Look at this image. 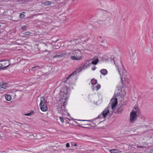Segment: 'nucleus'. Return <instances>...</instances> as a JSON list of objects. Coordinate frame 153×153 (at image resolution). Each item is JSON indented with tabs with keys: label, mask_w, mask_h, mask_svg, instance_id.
Wrapping results in <instances>:
<instances>
[{
	"label": "nucleus",
	"mask_w": 153,
	"mask_h": 153,
	"mask_svg": "<svg viewBox=\"0 0 153 153\" xmlns=\"http://www.w3.org/2000/svg\"><path fill=\"white\" fill-rule=\"evenodd\" d=\"M109 114V111L108 109H105L103 111L101 114L95 119L91 121L92 122V124L95 125L96 126L98 125L102 121L105 120L106 117Z\"/></svg>",
	"instance_id": "nucleus-1"
},
{
	"label": "nucleus",
	"mask_w": 153,
	"mask_h": 153,
	"mask_svg": "<svg viewBox=\"0 0 153 153\" xmlns=\"http://www.w3.org/2000/svg\"><path fill=\"white\" fill-rule=\"evenodd\" d=\"M114 63L115 64L116 66L117 67V68L118 70V71L120 75V76L121 79L122 81V77L121 76V71H122V76H126V71L124 69L123 66L121 63V62L120 59H119L117 61H115L114 60Z\"/></svg>",
	"instance_id": "nucleus-2"
},
{
	"label": "nucleus",
	"mask_w": 153,
	"mask_h": 153,
	"mask_svg": "<svg viewBox=\"0 0 153 153\" xmlns=\"http://www.w3.org/2000/svg\"><path fill=\"white\" fill-rule=\"evenodd\" d=\"M71 54L73 56H71L70 58L73 60H79L82 58L81 53L79 50H77L73 51Z\"/></svg>",
	"instance_id": "nucleus-3"
},
{
	"label": "nucleus",
	"mask_w": 153,
	"mask_h": 153,
	"mask_svg": "<svg viewBox=\"0 0 153 153\" xmlns=\"http://www.w3.org/2000/svg\"><path fill=\"white\" fill-rule=\"evenodd\" d=\"M136 111H132L130 113V121L131 123H133L136 119V117L137 116V109L138 110V108H134Z\"/></svg>",
	"instance_id": "nucleus-4"
},
{
	"label": "nucleus",
	"mask_w": 153,
	"mask_h": 153,
	"mask_svg": "<svg viewBox=\"0 0 153 153\" xmlns=\"http://www.w3.org/2000/svg\"><path fill=\"white\" fill-rule=\"evenodd\" d=\"M100 11L102 13V15L100 16L101 21L102 22L105 21L109 17L108 14L109 13L107 11L102 9L100 10Z\"/></svg>",
	"instance_id": "nucleus-5"
},
{
	"label": "nucleus",
	"mask_w": 153,
	"mask_h": 153,
	"mask_svg": "<svg viewBox=\"0 0 153 153\" xmlns=\"http://www.w3.org/2000/svg\"><path fill=\"white\" fill-rule=\"evenodd\" d=\"M10 65L9 60H3L0 61V68L3 69L7 68Z\"/></svg>",
	"instance_id": "nucleus-6"
},
{
	"label": "nucleus",
	"mask_w": 153,
	"mask_h": 153,
	"mask_svg": "<svg viewBox=\"0 0 153 153\" xmlns=\"http://www.w3.org/2000/svg\"><path fill=\"white\" fill-rule=\"evenodd\" d=\"M110 103L111 108L112 109L115 108L117 104V99L115 98H112L110 101Z\"/></svg>",
	"instance_id": "nucleus-7"
},
{
	"label": "nucleus",
	"mask_w": 153,
	"mask_h": 153,
	"mask_svg": "<svg viewBox=\"0 0 153 153\" xmlns=\"http://www.w3.org/2000/svg\"><path fill=\"white\" fill-rule=\"evenodd\" d=\"M126 102H123L122 101H120L119 106H120V107L118 109L117 113L118 114H120L121 113V112L123 109V107L125 106L126 104Z\"/></svg>",
	"instance_id": "nucleus-8"
},
{
	"label": "nucleus",
	"mask_w": 153,
	"mask_h": 153,
	"mask_svg": "<svg viewBox=\"0 0 153 153\" xmlns=\"http://www.w3.org/2000/svg\"><path fill=\"white\" fill-rule=\"evenodd\" d=\"M65 104L61 103L58 106V111L61 113L63 112V111L64 110Z\"/></svg>",
	"instance_id": "nucleus-9"
},
{
	"label": "nucleus",
	"mask_w": 153,
	"mask_h": 153,
	"mask_svg": "<svg viewBox=\"0 0 153 153\" xmlns=\"http://www.w3.org/2000/svg\"><path fill=\"white\" fill-rule=\"evenodd\" d=\"M7 88L8 86L6 83H3L0 84V91H5Z\"/></svg>",
	"instance_id": "nucleus-10"
},
{
	"label": "nucleus",
	"mask_w": 153,
	"mask_h": 153,
	"mask_svg": "<svg viewBox=\"0 0 153 153\" xmlns=\"http://www.w3.org/2000/svg\"><path fill=\"white\" fill-rule=\"evenodd\" d=\"M79 121H80V123H78L77 122H76V123L81 125H88V124L86 123L85 122L91 121V120H79Z\"/></svg>",
	"instance_id": "nucleus-11"
},
{
	"label": "nucleus",
	"mask_w": 153,
	"mask_h": 153,
	"mask_svg": "<svg viewBox=\"0 0 153 153\" xmlns=\"http://www.w3.org/2000/svg\"><path fill=\"white\" fill-rule=\"evenodd\" d=\"M88 68V66L84 65H81L77 69V70L79 69L78 72H79L82 70H85Z\"/></svg>",
	"instance_id": "nucleus-12"
},
{
	"label": "nucleus",
	"mask_w": 153,
	"mask_h": 153,
	"mask_svg": "<svg viewBox=\"0 0 153 153\" xmlns=\"http://www.w3.org/2000/svg\"><path fill=\"white\" fill-rule=\"evenodd\" d=\"M45 104H46L45 97H41L40 98V103L39 106H42V105Z\"/></svg>",
	"instance_id": "nucleus-13"
},
{
	"label": "nucleus",
	"mask_w": 153,
	"mask_h": 153,
	"mask_svg": "<svg viewBox=\"0 0 153 153\" xmlns=\"http://www.w3.org/2000/svg\"><path fill=\"white\" fill-rule=\"evenodd\" d=\"M40 109L44 111H46L48 109V107L47 104L43 105L42 106H39Z\"/></svg>",
	"instance_id": "nucleus-14"
},
{
	"label": "nucleus",
	"mask_w": 153,
	"mask_h": 153,
	"mask_svg": "<svg viewBox=\"0 0 153 153\" xmlns=\"http://www.w3.org/2000/svg\"><path fill=\"white\" fill-rule=\"evenodd\" d=\"M109 152L111 153H118L119 152H121V151H119V150L117 149H111L110 150Z\"/></svg>",
	"instance_id": "nucleus-15"
},
{
	"label": "nucleus",
	"mask_w": 153,
	"mask_h": 153,
	"mask_svg": "<svg viewBox=\"0 0 153 153\" xmlns=\"http://www.w3.org/2000/svg\"><path fill=\"white\" fill-rule=\"evenodd\" d=\"M100 72L103 75H105L107 73V71L106 69H102L100 71Z\"/></svg>",
	"instance_id": "nucleus-16"
},
{
	"label": "nucleus",
	"mask_w": 153,
	"mask_h": 153,
	"mask_svg": "<svg viewBox=\"0 0 153 153\" xmlns=\"http://www.w3.org/2000/svg\"><path fill=\"white\" fill-rule=\"evenodd\" d=\"M98 58H95L91 62V63L94 65H96L98 62Z\"/></svg>",
	"instance_id": "nucleus-17"
},
{
	"label": "nucleus",
	"mask_w": 153,
	"mask_h": 153,
	"mask_svg": "<svg viewBox=\"0 0 153 153\" xmlns=\"http://www.w3.org/2000/svg\"><path fill=\"white\" fill-rule=\"evenodd\" d=\"M40 69V67L39 66H36L32 68L31 70L32 71H35L36 70H39Z\"/></svg>",
	"instance_id": "nucleus-18"
},
{
	"label": "nucleus",
	"mask_w": 153,
	"mask_h": 153,
	"mask_svg": "<svg viewBox=\"0 0 153 153\" xmlns=\"http://www.w3.org/2000/svg\"><path fill=\"white\" fill-rule=\"evenodd\" d=\"M5 98L6 100L10 101L11 99V97L10 95L7 94L5 96Z\"/></svg>",
	"instance_id": "nucleus-19"
},
{
	"label": "nucleus",
	"mask_w": 153,
	"mask_h": 153,
	"mask_svg": "<svg viewBox=\"0 0 153 153\" xmlns=\"http://www.w3.org/2000/svg\"><path fill=\"white\" fill-rule=\"evenodd\" d=\"M91 83L92 85H94L97 83V81L94 79H92L91 81Z\"/></svg>",
	"instance_id": "nucleus-20"
},
{
	"label": "nucleus",
	"mask_w": 153,
	"mask_h": 153,
	"mask_svg": "<svg viewBox=\"0 0 153 153\" xmlns=\"http://www.w3.org/2000/svg\"><path fill=\"white\" fill-rule=\"evenodd\" d=\"M100 45H101V46H102L104 48H105L106 47L107 48L108 47V46H107V45H108V44L106 42H104L103 44H100Z\"/></svg>",
	"instance_id": "nucleus-21"
},
{
	"label": "nucleus",
	"mask_w": 153,
	"mask_h": 153,
	"mask_svg": "<svg viewBox=\"0 0 153 153\" xmlns=\"http://www.w3.org/2000/svg\"><path fill=\"white\" fill-rule=\"evenodd\" d=\"M64 56L63 54H62L59 55H56L55 56H53V58H60V57H62L63 56Z\"/></svg>",
	"instance_id": "nucleus-22"
},
{
	"label": "nucleus",
	"mask_w": 153,
	"mask_h": 153,
	"mask_svg": "<svg viewBox=\"0 0 153 153\" xmlns=\"http://www.w3.org/2000/svg\"><path fill=\"white\" fill-rule=\"evenodd\" d=\"M25 13V12H23L22 13L20 14V16H19L20 18H24L25 16L24 15Z\"/></svg>",
	"instance_id": "nucleus-23"
},
{
	"label": "nucleus",
	"mask_w": 153,
	"mask_h": 153,
	"mask_svg": "<svg viewBox=\"0 0 153 153\" xmlns=\"http://www.w3.org/2000/svg\"><path fill=\"white\" fill-rule=\"evenodd\" d=\"M51 4V2L48 1H46L45 2V5H48Z\"/></svg>",
	"instance_id": "nucleus-24"
},
{
	"label": "nucleus",
	"mask_w": 153,
	"mask_h": 153,
	"mask_svg": "<svg viewBox=\"0 0 153 153\" xmlns=\"http://www.w3.org/2000/svg\"><path fill=\"white\" fill-rule=\"evenodd\" d=\"M33 113V111H32L29 113L25 114V115L27 116H30L31 115H32Z\"/></svg>",
	"instance_id": "nucleus-25"
},
{
	"label": "nucleus",
	"mask_w": 153,
	"mask_h": 153,
	"mask_svg": "<svg viewBox=\"0 0 153 153\" xmlns=\"http://www.w3.org/2000/svg\"><path fill=\"white\" fill-rule=\"evenodd\" d=\"M30 34V32L29 31L23 33V34L25 35H28Z\"/></svg>",
	"instance_id": "nucleus-26"
},
{
	"label": "nucleus",
	"mask_w": 153,
	"mask_h": 153,
	"mask_svg": "<svg viewBox=\"0 0 153 153\" xmlns=\"http://www.w3.org/2000/svg\"><path fill=\"white\" fill-rule=\"evenodd\" d=\"M101 36H99L98 37H97V39L99 40L100 42H101L102 43L103 42V40H101Z\"/></svg>",
	"instance_id": "nucleus-27"
},
{
	"label": "nucleus",
	"mask_w": 153,
	"mask_h": 153,
	"mask_svg": "<svg viewBox=\"0 0 153 153\" xmlns=\"http://www.w3.org/2000/svg\"><path fill=\"white\" fill-rule=\"evenodd\" d=\"M59 120L62 123H64V120L63 118L62 117H59Z\"/></svg>",
	"instance_id": "nucleus-28"
},
{
	"label": "nucleus",
	"mask_w": 153,
	"mask_h": 153,
	"mask_svg": "<svg viewBox=\"0 0 153 153\" xmlns=\"http://www.w3.org/2000/svg\"><path fill=\"white\" fill-rule=\"evenodd\" d=\"M100 88V85H97L96 86V90L97 91Z\"/></svg>",
	"instance_id": "nucleus-29"
},
{
	"label": "nucleus",
	"mask_w": 153,
	"mask_h": 153,
	"mask_svg": "<svg viewBox=\"0 0 153 153\" xmlns=\"http://www.w3.org/2000/svg\"><path fill=\"white\" fill-rule=\"evenodd\" d=\"M27 27L26 25L22 27V30H25L27 28Z\"/></svg>",
	"instance_id": "nucleus-30"
},
{
	"label": "nucleus",
	"mask_w": 153,
	"mask_h": 153,
	"mask_svg": "<svg viewBox=\"0 0 153 153\" xmlns=\"http://www.w3.org/2000/svg\"><path fill=\"white\" fill-rule=\"evenodd\" d=\"M144 147H145L143 146H137V148H144Z\"/></svg>",
	"instance_id": "nucleus-31"
},
{
	"label": "nucleus",
	"mask_w": 153,
	"mask_h": 153,
	"mask_svg": "<svg viewBox=\"0 0 153 153\" xmlns=\"http://www.w3.org/2000/svg\"><path fill=\"white\" fill-rule=\"evenodd\" d=\"M70 146V144L69 143H68L66 144V147L67 148H68Z\"/></svg>",
	"instance_id": "nucleus-32"
},
{
	"label": "nucleus",
	"mask_w": 153,
	"mask_h": 153,
	"mask_svg": "<svg viewBox=\"0 0 153 153\" xmlns=\"http://www.w3.org/2000/svg\"><path fill=\"white\" fill-rule=\"evenodd\" d=\"M150 153H153V149H151L150 152Z\"/></svg>",
	"instance_id": "nucleus-33"
},
{
	"label": "nucleus",
	"mask_w": 153,
	"mask_h": 153,
	"mask_svg": "<svg viewBox=\"0 0 153 153\" xmlns=\"http://www.w3.org/2000/svg\"><path fill=\"white\" fill-rule=\"evenodd\" d=\"M95 67H93L91 69L93 70H94L95 69Z\"/></svg>",
	"instance_id": "nucleus-34"
},
{
	"label": "nucleus",
	"mask_w": 153,
	"mask_h": 153,
	"mask_svg": "<svg viewBox=\"0 0 153 153\" xmlns=\"http://www.w3.org/2000/svg\"><path fill=\"white\" fill-rule=\"evenodd\" d=\"M72 74H71L70 76H68L67 78V79H69L70 78V77L72 75Z\"/></svg>",
	"instance_id": "nucleus-35"
},
{
	"label": "nucleus",
	"mask_w": 153,
	"mask_h": 153,
	"mask_svg": "<svg viewBox=\"0 0 153 153\" xmlns=\"http://www.w3.org/2000/svg\"><path fill=\"white\" fill-rule=\"evenodd\" d=\"M77 144L76 143H75L74 145V146H77Z\"/></svg>",
	"instance_id": "nucleus-36"
},
{
	"label": "nucleus",
	"mask_w": 153,
	"mask_h": 153,
	"mask_svg": "<svg viewBox=\"0 0 153 153\" xmlns=\"http://www.w3.org/2000/svg\"><path fill=\"white\" fill-rule=\"evenodd\" d=\"M17 122V123H19V124H22H22H22V123H19V122Z\"/></svg>",
	"instance_id": "nucleus-37"
},
{
	"label": "nucleus",
	"mask_w": 153,
	"mask_h": 153,
	"mask_svg": "<svg viewBox=\"0 0 153 153\" xmlns=\"http://www.w3.org/2000/svg\"><path fill=\"white\" fill-rule=\"evenodd\" d=\"M87 49H89V50H90V49H91V48H88Z\"/></svg>",
	"instance_id": "nucleus-38"
},
{
	"label": "nucleus",
	"mask_w": 153,
	"mask_h": 153,
	"mask_svg": "<svg viewBox=\"0 0 153 153\" xmlns=\"http://www.w3.org/2000/svg\"><path fill=\"white\" fill-rule=\"evenodd\" d=\"M86 47L87 48L88 46V45H86Z\"/></svg>",
	"instance_id": "nucleus-39"
},
{
	"label": "nucleus",
	"mask_w": 153,
	"mask_h": 153,
	"mask_svg": "<svg viewBox=\"0 0 153 153\" xmlns=\"http://www.w3.org/2000/svg\"><path fill=\"white\" fill-rule=\"evenodd\" d=\"M81 127H82V128H85V127H83V126H81Z\"/></svg>",
	"instance_id": "nucleus-40"
},
{
	"label": "nucleus",
	"mask_w": 153,
	"mask_h": 153,
	"mask_svg": "<svg viewBox=\"0 0 153 153\" xmlns=\"http://www.w3.org/2000/svg\"><path fill=\"white\" fill-rule=\"evenodd\" d=\"M42 121H44V120H42Z\"/></svg>",
	"instance_id": "nucleus-41"
},
{
	"label": "nucleus",
	"mask_w": 153,
	"mask_h": 153,
	"mask_svg": "<svg viewBox=\"0 0 153 153\" xmlns=\"http://www.w3.org/2000/svg\"><path fill=\"white\" fill-rule=\"evenodd\" d=\"M59 47V46H58V47H57V48H58Z\"/></svg>",
	"instance_id": "nucleus-42"
},
{
	"label": "nucleus",
	"mask_w": 153,
	"mask_h": 153,
	"mask_svg": "<svg viewBox=\"0 0 153 153\" xmlns=\"http://www.w3.org/2000/svg\"><path fill=\"white\" fill-rule=\"evenodd\" d=\"M94 90V88H93V90Z\"/></svg>",
	"instance_id": "nucleus-43"
},
{
	"label": "nucleus",
	"mask_w": 153,
	"mask_h": 153,
	"mask_svg": "<svg viewBox=\"0 0 153 153\" xmlns=\"http://www.w3.org/2000/svg\"><path fill=\"white\" fill-rule=\"evenodd\" d=\"M91 46H91V45H90V47H91Z\"/></svg>",
	"instance_id": "nucleus-44"
},
{
	"label": "nucleus",
	"mask_w": 153,
	"mask_h": 153,
	"mask_svg": "<svg viewBox=\"0 0 153 153\" xmlns=\"http://www.w3.org/2000/svg\"><path fill=\"white\" fill-rule=\"evenodd\" d=\"M1 26V25H0V27Z\"/></svg>",
	"instance_id": "nucleus-45"
}]
</instances>
